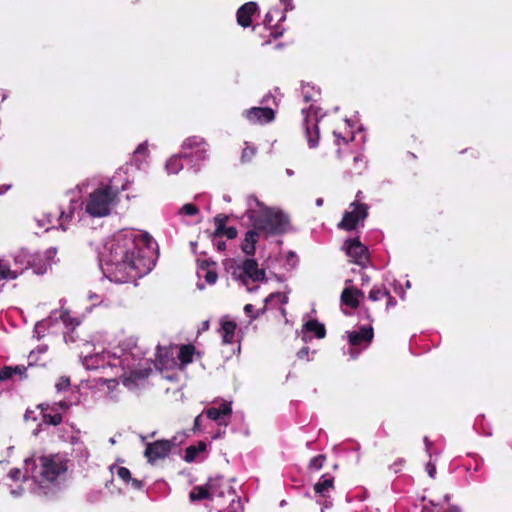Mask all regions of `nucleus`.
Masks as SVG:
<instances>
[{"mask_svg":"<svg viewBox=\"0 0 512 512\" xmlns=\"http://www.w3.org/2000/svg\"><path fill=\"white\" fill-rule=\"evenodd\" d=\"M156 243L146 232L123 229L110 236L99 252L106 277L125 283L150 272L154 266Z\"/></svg>","mask_w":512,"mask_h":512,"instance_id":"obj_1","label":"nucleus"},{"mask_svg":"<svg viewBox=\"0 0 512 512\" xmlns=\"http://www.w3.org/2000/svg\"><path fill=\"white\" fill-rule=\"evenodd\" d=\"M91 344H84L82 362L88 370H103V381L108 389L117 384L116 378H123V385L128 389L134 388L138 381L149 375L151 366L149 360L140 358L137 350L126 351L116 347L110 351H95L91 353Z\"/></svg>","mask_w":512,"mask_h":512,"instance_id":"obj_2","label":"nucleus"},{"mask_svg":"<svg viewBox=\"0 0 512 512\" xmlns=\"http://www.w3.org/2000/svg\"><path fill=\"white\" fill-rule=\"evenodd\" d=\"M244 206V214L253 229L246 232L241 249L246 255L252 256L255 253V244L259 237H268L285 232L289 224V218L280 208L268 207L254 195L245 197Z\"/></svg>","mask_w":512,"mask_h":512,"instance_id":"obj_3","label":"nucleus"},{"mask_svg":"<svg viewBox=\"0 0 512 512\" xmlns=\"http://www.w3.org/2000/svg\"><path fill=\"white\" fill-rule=\"evenodd\" d=\"M91 181L84 180L77 185L79 193L82 195L80 205L71 202L70 205L76 207V213H84L92 218H102L109 216L119 202V192L109 183H101L92 190H89Z\"/></svg>","mask_w":512,"mask_h":512,"instance_id":"obj_4","label":"nucleus"},{"mask_svg":"<svg viewBox=\"0 0 512 512\" xmlns=\"http://www.w3.org/2000/svg\"><path fill=\"white\" fill-rule=\"evenodd\" d=\"M68 462V458L59 453L42 455L38 459H25L26 469L31 466L32 481L40 486L63 480L68 470Z\"/></svg>","mask_w":512,"mask_h":512,"instance_id":"obj_5","label":"nucleus"},{"mask_svg":"<svg viewBox=\"0 0 512 512\" xmlns=\"http://www.w3.org/2000/svg\"><path fill=\"white\" fill-rule=\"evenodd\" d=\"M225 270L231 278L244 286L248 292L258 289L259 283L266 280L264 269L259 268L255 259L249 258L242 261L227 260Z\"/></svg>","mask_w":512,"mask_h":512,"instance_id":"obj_6","label":"nucleus"},{"mask_svg":"<svg viewBox=\"0 0 512 512\" xmlns=\"http://www.w3.org/2000/svg\"><path fill=\"white\" fill-rule=\"evenodd\" d=\"M13 260L14 269H11L7 263L0 259V280H14L29 267H35L37 272L41 271V268H38L39 255L32 254L25 248L17 250L13 255Z\"/></svg>","mask_w":512,"mask_h":512,"instance_id":"obj_7","label":"nucleus"},{"mask_svg":"<svg viewBox=\"0 0 512 512\" xmlns=\"http://www.w3.org/2000/svg\"><path fill=\"white\" fill-rule=\"evenodd\" d=\"M60 323H62L64 327L72 330L79 325V321L71 317L67 310H54L48 318L38 321L35 324L34 335L40 339L47 330H55Z\"/></svg>","mask_w":512,"mask_h":512,"instance_id":"obj_8","label":"nucleus"},{"mask_svg":"<svg viewBox=\"0 0 512 512\" xmlns=\"http://www.w3.org/2000/svg\"><path fill=\"white\" fill-rule=\"evenodd\" d=\"M76 214V207L70 205L67 210H63L60 212L57 219H55L54 215L51 213L43 214L41 217L36 219L37 225L39 228H42L44 231L50 230L52 227H55V223H58V227L62 231H67L69 229V223L74 219Z\"/></svg>","mask_w":512,"mask_h":512,"instance_id":"obj_9","label":"nucleus"},{"mask_svg":"<svg viewBox=\"0 0 512 512\" xmlns=\"http://www.w3.org/2000/svg\"><path fill=\"white\" fill-rule=\"evenodd\" d=\"M350 209L344 213L342 220L338 224L340 229L353 230L360 221H364L367 217V206L365 204L354 201L350 204Z\"/></svg>","mask_w":512,"mask_h":512,"instance_id":"obj_10","label":"nucleus"},{"mask_svg":"<svg viewBox=\"0 0 512 512\" xmlns=\"http://www.w3.org/2000/svg\"><path fill=\"white\" fill-rule=\"evenodd\" d=\"M182 148L186 151L185 157L193 158L196 161L204 160L207 157L208 144L199 136H192L187 138Z\"/></svg>","mask_w":512,"mask_h":512,"instance_id":"obj_11","label":"nucleus"},{"mask_svg":"<svg viewBox=\"0 0 512 512\" xmlns=\"http://www.w3.org/2000/svg\"><path fill=\"white\" fill-rule=\"evenodd\" d=\"M174 446V440L155 441L147 444L144 454L148 462L155 463L156 461L167 457Z\"/></svg>","mask_w":512,"mask_h":512,"instance_id":"obj_12","label":"nucleus"},{"mask_svg":"<svg viewBox=\"0 0 512 512\" xmlns=\"http://www.w3.org/2000/svg\"><path fill=\"white\" fill-rule=\"evenodd\" d=\"M343 248L354 263L360 266H365L368 263V250L357 238L345 241Z\"/></svg>","mask_w":512,"mask_h":512,"instance_id":"obj_13","label":"nucleus"},{"mask_svg":"<svg viewBox=\"0 0 512 512\" xmlns=\"http://www.w3.org/2000/svg\"><path fill=\"white\" fill-rule=\"evenodd\" d=\"M299 335L304 342H309L313 338H324L326 335V329L324 324L320 323L316 319H309L304 322Z\"/></svg>","mask_w":512,"mask_h":512,"instance_id":"obj_14","label":"nucleus"},{"mask_svg":"<svg viewBox=\"0 0 512 512\" xmlns=\"http://www.w3.org/2000/svg\"><path fill=\"white\" fill-rule=\"evenodd\" d=\"M243 116L252 124H266L274 120L275 113L268 107H252L245 110Z\"/></svg>","mask_w":512,"mask_h":512,"instance_id":"obj_15","label":"nucleus"},{"mask_svg":"<svg viewBox=\"0 0 512 512\" xmlns=\"http://www.w3.org/2000/svg\"><path fill=\"white\" fill-rule=\"evenodd\" d=\"M8 478L15 483L22 482L21 485L18 486L17 489H12L11 493L15 496H19L26 489L24 486H32L35 484L31 479V466L26 469V465L24 464V471L20 468L11 469L8 473Z\"/></svg>","mask_w":512,"mask_h":512,"instance_id":"obj_16","label":"nucleus"},{"mask_svg":"<svg viewBox=\"0 0 512 512\" xmlns=\"http://www.w3.org/2000/svg\"><path fill=\"white\" fill-rule=\"evenodd\" d=\"M176 347H157L155 366L160 369H170L178 366L175 358Z\"/></svg>","mask_w":512,"mask_h":512,"instance_id":"obj_17","label":"nucleus"},{"mask_svg":"<svg viewBox=\"0 0 512 512\" xmlns=\"http://www.w3.org/2000/svg\"><path fill=\"white\" fill-rule=\"evenodd\" d=\"M373 329L371 326H362L358 330L348 332V341L351 346L367 347L373 339Z\"/></svg>","mask_w":512,"mask_h":512,"instance_id":"obj_18","label":"nucleus"},{"mask_svg":"<svg viewBox=\"0 0 512 512\" xmlns=\"http://www.w3.org/2000/svg\"><path fill=\"white\" fill-rule=\"evenodd\" d=\"M258 10V6L255 2H247L242 5L237 11V22L240 26L246 28L252 23L251 17Z\"/></svg>","mask_w":512,"mask_h":512,"instance_id":"obj_19","label":"nucleus"},{"mask_svg":"<svg viewBox=\"0 0 512 512\" xmlns=\"http://www.w3.org/2000/svg\"><path fill=\"white\" fill-rule=\"evenodd\" d=\"M214 265H215L214 263H211L207 260H203V261L199 262L198 269H197L198 278L199 279L204 278L205 281L210 285L215 284L218 279V275H217Z\"/></svg>","mask_w":512,"mask_h":512,"instance_id":"obj_20","label":"nucleus"},{"mask_svg":"<svg viewBox=\"0 0 512 512\" xmlns=\"http://www.w3.org/2000/svg\"><path fill=\"white\" fill-rule=\"evenodd\" d=\"M70 443L72 445L73 456L82 463H86L90 457V453L86 445L76 436L71 437Z\"/></svg>","mask_w":512,"mask_h":512,"instance_id":"obj_21","label":"nucleus"},{"mask_svg":"<svg viewBox=\"0 0 512 512\" xmlns=\"http://www.w3.org/2000/svg\"><path fill=\"white\" fill-rule=\"evenodd\" d=\"M360 296H363L360 290L346 287L341 294V302L350 308H356L359 305Z\"/></svg>","mask_w":512,"mask_h":512,"instance_id":"obj_22","label":"nucleus"},{"mask_svg":"<svg viewBox=\"0 0 512 512\" xmlns=\"http://www.w3.org/2000/svg\"><path fill=\"white\" fill-rule=\"evenodd\" d=\"M184 155L175 154L169 157L164 165V169L168 175H176L184 168Z\"/></svg>","mask_w":512,"mask_h":512,"instance_id":"obj_23","label":"nucleus"},{"mask_svg":"<svg viewBox=\"0 0 512 512\" xmlns=\"http://www.w3.org/2000/svg\"><path fill=\"white\" fill-rule=\"evenodd\" d=\"M195 354V348L192 345H183L178 351L176 350L177 362L182 368L190 364L193 361Z\"/></svg>","mask_w":512,"mask_h":512,"instance_id":"obj_24","label":"nucleus"},{"mask_svg":"<svg viewBox=\"0 0 512 512\" xmlns=\"http://www.w3.org/2000/svg\"><path fill=\"white\" fill-rule=\"evenodd\" d=\"M232 412L231 403L224 402L218 408L211 407L206 411L207 417L214 421H220L222 416L230 415Z\"/></svg>","mask_w":512,"mask_h":512,"instance_id":"obj_25","label":"nucleus"},{"mask_svg":"<svg viewBox=\"0 0 512 512\" xmlns=\"http://www.w3.org/2000/svg\"><path fill=\"white\" fill-rule=\"evenodd\" d=\"M221 329L223 342L226 344L232 343L234 340L236 323L233 321L223 320L221 323Z\"/></svg>","mask_w":512,"mask_h":512,"instance_id":"obj_26","label":"nucleus"},{"mask_svg":"<svg viewBox=\"0 0 512 512\" xmlns=\"http://www.w3.org/2000/svg\"><path fill=\"white\" fill-rule=\"evenodd\" d=\"M332 487H333V478L327 477V476H322L321 480L315 484L314 490L318 495H320L322 497H326L329 490Z\"/></svg>","mask_w":512,"mask_h":512,"instance_id":"obj_27","label":"nucleus"},{"mask_svg":"<svg viewBox=\"0 0 512 512\" xmlns=\"http://www.w3.org/2000/svg\"><path fill=\"white\" fill-rule=\"evenodd\" d=\"M305 133H306V137H307V141H308L309 147L310 148L317 147V145H318V138H319L318 128H317L316 124H313V127L311 128L309 126V120L308 119L305 120Z\"/></svg>","mask_w":512,"mask_h":512,"instance_id":"obj_28","label":"nucleus"},{"mask_svg":"<svg viewBox=\"0 0 512 512\" xmlns=\"http://www.w3.org/2000/svg\"><path fill=\"white\" fill-rule=\"evenodd\" d=\"M26 371V368L24 366H5L0 370V381L8 380L10 379L14 374L19 375L22 377Z\"/></svg>","mask_w":512,"mask_h":512,"instance_id":"obj_29","label":"nucleus"},{"mask_svg":"<svg viewBox=\"0 0 512 512\" xmlns=\"http://www.w3.org/2000/svg\"><path fill=\"white\" fill-rule=\"evenodd\" d=\"M210 490L207 483L203 486H195L190 492V499L192 501H199L203 499H210Z\"/></svg>","mask_w":512,"mask_h":512,"instance_id":"obj_30","label":"nucleus"},{"mask_svg":"<svg viewBox=\"0 0 512 512\" xmlns=\"http://www.w3.org/2000/svg\"><path fill=\"white\" fill-rule=\"evenodd\" d=\"M208 488L210 490V499H214L215 497H223L225 492L222 489L223 482L222 479H210L207 482Z\"/></svg>","mask_w":512,"mask_h":512,"instance_id":"obj_31","label":"nucleus"},{"mask_svg":"<svg viewBox=\"0 0 512 512\" xmlns=\"http://www.w3.org/2000/svg\"><path fill=\"white\" fill-rule=\"evenodd\" d=\"M345 131L341 132L338 130H334L333 135L335 137V142L337 145H340V141L343 143H348L349 141H352L354 139L353 132L348 128L349 122L345 121Z\"/></svg>","mask_w":512,"mask_h":512,"instance_id":"obj_32","label":"nucleus"},{"mask_svg":"<svg viewBox=\"0 0 512 512\" xmlns=\"http://www.w3.org/2000/svg\"><path fill=\"white\" fill-rule=\"evenodd\" d=\"M206 449V444L200 442L197 446H190L186 449V453L184 459L186 462L190 463L196 460V457L199 453L204 452Z\"/></svg>","mask_w":512,"mask_h":512,"instance_id":"obj_33","label":"nucleus"},{"mask_svg":"<svg viewBox=\"0 0 512 512\" xmlns=\"http://www.w3.org/2000/svg\"><path fill=\"white\" fill-rule=\"evenodd\" d=\"M149 151H148V145L146 142L141 143L138 145L136 150L134 151L133 159L135 163L140 166V164L145 161V159L148 157Z\"/></svg>","mask_w":512,"mask_h":512,"instance_id":"obj_34","label":"nucleus"},{"mask_svg":"<svg viewBox=\"0 0 512 512\" xmlns=\"http://www.w3.org/2000/svg\"><path fill=\"white\" fill-rule=\"evenodd\" d=\"M385 296H389V292L382 285H374L369 293V299L371 301H378Z\"/></svg>","mask_w":512,"mask_h":512,"instance_id":"obj_35","label":"nucleus"},{"mask_svg":"<svg viewBox=\"0 0 512 512\" xmlns=\"http://www.w3.org/2000/svg\"><path fill=\"white\" fill-rule=\"evenodd\" d=\"M288 301V296L281 292L271 293L266 299V305H274L276 303L285 304Z\"/></svg>","mask_w":512,"mask_h":512,"instance_id":"obj_36","label":"nucleus"},{"mask_svg":"<svg viewBox=\"0 0 512 512\" xmlns=\"http://www.w3.org/2000/svg\"><path fill=\"white\" fill-rule=\"evenodd\" d=\"M198 213H199V209L194 204H191V203H187L179 209L180 215L195 216Z\"/></svg>","mask_w":512,"mask_h":512,"instance_id":"obj_37","label":"nucleus"},{"mask_svg":"<svg viewBox=\"0 0 512 512\" xmlns=\"http://www.w3.org/2000/svg\"><path fill=\"white\" fill-rule=\"evenodd\" d=\"M324 461H325V456L324 455L315 456V457H313L310 460L309 468L311 470L318 471V470H320L323 467Z\"/></svg>","mask_w":512,"mask_h":512,"instance_id":"obj_38","label":"nucleus"},{"mask_svg":"<svg viewBox=\"0 0 512 512\" xmlns=\"http://www.w3.org/2000/svg\"><path fill=\"white\" fill-rule=\"evenodd\" d=\"M256 154V148L253 146L246 145L242 151L241 160L242 162H249Z\"/></svg>","mask_w":512,"mask_h":512,"instance_id":"obj_39","label":"nucleus"},{"mask_svg":"<svg viewBox=\"0 0 512 512\" xmlns=\"http://www.w3.org/2000/svg\"><path fill=\"white\" fill-rule=\"evenodd\" d=\"M43 422L46 424H51V425L56 426L62 422V416L60 414H54V415L44 414Z\"/></svg>","mask_w":512,"mask_h":512,"instance_id":"obj_40","label":"nucleus"},{"mask_svg":"<svg viewBox=\"0 0 512 512\" xmlns=\"http://www.w3.org/2000/svg\"><path fill=\"white\" fill-rule=\"evenodd\" d=\"M69 387H70V380L67 377H60L55 384V388H56L57 392H59V393L68 390Z\"/></svg>","mask_w":512,"mask_h":512,"instance_id":"obj_41","label":"nucleus"},{"mask_svg":"<svg viewBox=\"0 0 512 512\" xmlns=\"http://www.w3.org/2000/svg\"><path fill=\"white\" fill-rule=\"evenodd\" d=\"M214 222L216 225L215 234L221 232L226 227L227 216L219 214L214 218Z\"/></svg>","mask_w":512,"mask_h":512,"instance_id":"obj_42","label":"nucleus"},{"mask_svg":"<svg viewBox=\"0 0 512 512\" xmlns=\"http://www.w3.org/2000/svg\"><path fill=\"white\" fill-rule=\"evenodd\" d=\"M215 236H226L228 239H234L237 236V230L235 227H225V229L215 234Z\"/></svg>","mask_w":512,"mask_h":512,"instance_id":"obj_43","label":"nucleus"},{"mask_svg":"<svg viewBox=\"0 0 512 512\" xmlns=\"http://www.w3.org/2000/svg\"><path fill=\"white\" fill-rule=\"evenodd\" d=\"M280 3L284 7V11L280 13L279 21H284L286 19V12L293 10V2L292 0H280Z\"/></svg>","mask_w":512,"mask_h":512,"instance_id":"obj_44","label":"nucleus"},{"mask_svg":"<svg viewBox=\"0 0 512 512\" xmlns=\"http://www.w3.org/2000/svg\"><path fill=\"white\" fill-rule=\"evenodd\" d=\"M116 475L122 479L123 481H128L130 479V471L125 467H115Z\"/></svg>","mask_w":512,"mask_h":512,"instance_id":"obj_45","label":"nucleus"},{"mask_svg":"<svg viewBox=\"0 0 512 512\" xmlns=\"http://www.w3.org/2000/svg\"><path fill=\"white\" fill-rule=\"evenodd\" d=\"M56 254H57L56 248H49L48 250H46V252L44 253V256L47 260V264L44 265L43 267H40L41 268L40 272H42L43 270H46L47 265H49L52 262V260Z\"/></svg>","mask_w":512,"mask_h":512,"instance_id":"obj_46","label":"nucleus"},{"mask_svg":"<svg viewBox=\"0 0 512 512\" xmlns=\"http://www.w3.org/2000/svg\"><path fill=\"white\" fill-rule=\"evenodd\" d=\"M275 16L280 17V12L277 9H273L269 11L265 16V24L271 26L272 22L274 21Z\"/></svg>","mask_w":512,"mask_h":512,"instance_id":"obj_47","label":"nucleus"},{"mask_svg":"<svg viewBox=\"0 0 512 512\" xmlns=\"http://www.w3.org/2000/svg\"><path fill=\"white\" fill-rule=\"evenodd\" d=\"M308 88H309L308 86L303 87V97H304L306 102L314 101L315 100V96L318 94V92L317 91H313V93L310 94L309 91L307 90Z\"/></svg>","mask_w":512,"mask_h":512,"instance_id":"obj_48","label":"nucleus"},{"mask_svg":"<svg viewBox=\"0 0 512 512\" xmlns=\"http://www.w3.org/2000/svg\"><path fill=\"white\" fill-rule=\"evenodd\" d=\"M426 471L428 473V475L431 477V478H434L435 474H436V467L434 464H432L431 462H429L427 465H426Z\"/></svg>","mask_w":512,"mask_h":512,"instance_id":"obj_49","label":"nucleus"},{"mask_svg":"<svg viewBox=\"0 0 512 512\" xmlns=\"http://www.w3.org/2000/svg\"><path fill=\"white\" fill-rule=\"evenodd\" d=\"M308 354H309V348L308 347H303L302 349H300L297 353L298 355V358L300 359H304V358H307L308 357Z\"/></svg>","mask_w":512,"mask_h":512,"instance_id":"obj_50","label":"nucleus"},{"mask_svg":"<svg viewBox=\"0 0 512 512\" xmlns=\"http://www.w3.org/2000/svg\"><path fill=\"white\" fill-rule=\"evenodd\" d=\"M253 305L252 304H246L244 306V311L247 315H249L252 319H255L256 318V315H251V313L253 312Z\"/></svg>","mask_w":512,"mask_h":512,"instance_id":"obj_51","label":"nucleus"},{"mask_svg":"<svg viewBox=\"0 0 512 512\" xmlns=\"http://www.w3.org/2000/svg\"><path fill=\"white\" fill-rule=\"evenodd\" d=\"M34 411L33 410H26L25 412V415H24V419L27 421V420H36V417H34Z\"/></svg>","mask_w":512,"mask_h":512,"instance_id":"obj_52","label":"nucleus"},{"mask_svg":"<svg viewBox=\"0 0 512 512\" xmlns=\"http://www.w3.org/2000/svg\"><path fill=\"white\" fill-rule=\"evenodd\" d=\"M11 187H12L11 184L0 185V196L4 195L7 191H9L11 189Z\"/></svg>","mask_w":512,"mask_h":512,"instance_id":"obj_53","label":"nucleus"},{"mask_svg":"<svg viewBox=\"0 0 512 512\" xmlns=\"http://www.w3.org/2000/svg\"><path fill=\"white\" fill-rule=\"evenodd\" d=\"M388 298L387 301V308L393 307L396 305V300L389 294V296H386Z\"/></svg>","mask_w":512,"mask_h":512,"instance_id":"obj_54","label":"nucleus"},{"mask_svg":"<svg viewBox=\"0 0 512 512\" xmlns=\"http://www.w3.org/2000/svg\"><path fill=\"white\" fill-rule=\"evenodd\" d=\"M446 512H462L461 508L457 505H451Z\"/></svg>","mask_w":512,"mask_h":512,"instance_id":"obj_55","label":"nucleus"},{"mask_svg":"<svg viewBox=\"0 0 512 512\" xmlns=\"http://www.w3.org/2000/svg\"><path fill=\"white\" fill-rule=\"evenodd\" d=\"M354 163L355 164H359V163H364V158L362 155H357L354 157Z\"/></svg>","mask_w":512,"mask_h":512,"instance_id":"obj_56","label":"nucleus"},{"mask_svg":"<svg viewBox=\"0 0 512 512\" xmlns=\"http://www.w3.org/2000/svg\"><path fill=\"white\" fill-rule=\"evenodd\" d=\"M200 420H201V415H198L196 418H195V421H194V429H198L200 427Z\"/></svg>","mask_w":512,"mask_h":512,"instance_id":"obj_57","label":"nucleus"},{"mask_svg":"<svg viewBox=\"0 0 512 512\" xmlns=\"http://www.w3.org/2000/svg\"><path fill=\"white\" fill-rule=\"evenodd\" d=\"M55 405L59 406L61 409H64V410L69 407L68 404L64 401H60V402L56 403Z\"/></svg>","mask_w":512,"mask_h":512,"instance_id":"obj_58","label":"nucleus"},{"mask_svg":"<svg viewBox=\"0 0 512 512\" xmlns=\"http://www.w3.org/2000/svg\"><path fill=\"white\" fill-rule=\"evenodd\" d=\"M217 247H218L219 250L224 249L225 248V242H223V241L217 242Z\"/></svg>","mask_w":512,"mask_h":512,"instance_id":"obj_59","label":"nucleus"},{"mask_svg":"<svg viewBox=\"0 0 512 512\" xmlns=\"http://www.w3.org/2000/svg\"><path fill=\"white\" fill-rule=\"evenodd\" d=\"M425 444H426L427 452H429V451H430V445H431V443L429 442L428 438H425Z\"/></svg>","mask_w":512,"mask_h":512,"instance_id":"obj_60","label":"nucleus"},{"mask_svg":"<svg viewBox=\"0 0 512 512\" xmlns=\"http://www.w3.org/2000/svg\"><path fill=\"white\" fill-rule=\"evenodd\" d=\"M322 204H323V199H322V198H318V199L316 200V205H317L318 207H320V206H322Z\"/></svg>","mask_w":512,"mask_h":512,"instance_id":"obj_61","label":"nucleus"},{"mask_svg":"<svg viewBox=\"0 0 512 512\" xmlns=\"http://www.w3.org/2000/svg\"><path fill=\"white\" fill-rule=\"evenodd\" d=\"M197 288L199 290H203L205 288V286L202 283H197Z\"/></svg>","mask_w":512,"mask_h":512,"instance_id":"obj_62","label":"nucleus"},{"mask_svg":"<svg viewBox=\"0 0 512 512\" xmlns=\"http://www.w3.org/2000/svg\"><path fill=\"white\" fill-rule=\"evenodd\" d=\"M127 188H128V185H127V184H123V185L121 186V190H123V191H124V190H126Z\"/></svg>","mask_w":512,"mask_h":512,"instance_id":"obj_63","label":"nucleus"},{"mask_svg":"<svg viewBox=\"0 0 512 512\" xmlns=\"http://www.w3.org/2000/svg\"><path fill=\"white\" fill-rule=\"evenodd\" d=\"M89 298H90V299H94V298H98V296H97L96 294H90V295H89Z\"/></svg>","mask_w":512,"mask_h":512,"instance_id":"obj_64","label":"nucleus"}]
</instances>
